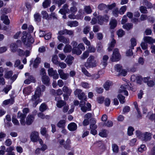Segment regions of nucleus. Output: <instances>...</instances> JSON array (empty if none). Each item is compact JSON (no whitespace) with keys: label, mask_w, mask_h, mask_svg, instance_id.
<instances>
[{"label":"nucleus","mask_w":155,"mask_h":155,"mask_svg":"<svg viewBox=\"0 0 155 155\" xmlns=\"http://www.w3.org/2000/svg\"><path fill=\"white\" fill-rule=\"evenodd\" d=\"M55 72H57L56 70H54L52 68H50L48 70V73L49 75L50 76H52L55 73Z\"/></svg>","instance_id":"de8ad7c7"},{"label":"nucleus","mask_w":155,"mask_h":155,"mask_svg":"<svg viewBox=\"0 0 155 155\" xmlns=\"http://www.w3.org/2000/svg\"><path fill=\"white\" fill-rule=\"evenodd\" d=\"M51 1L50 0H45L42 3V6L45 8H47L49 6L51 3Z\"/></svg>","instance_id":"473e14b6"},{"label":"nucleus","mask_w":155,"mask_h":155,"mask_svg":"<svg viewBox=\"0 0 155 155\" xmlns=\"http://www.w3.org/2000/svg\"><path fill=\"white\" fill-rule=\"evenodd\" d=\"M117 98L121 104H123L125 103V97L121 94H119L117 96Z\"/></svg>","instance_id":"f704fd0d"},{"label":"nucleus","mask_w":155,"mask_h":155,"mask_svg":"<svg viewBox=\"0 0 155 155\" xmlns=\"http://www.w3.org/2000/svg\"><path fill=\"white\" fill-rule=\"evenodd\" d=\"M81 86L82 87L85 88H89V84L87 82H83L81 84Z\"/></svg>","instance_id":"4d7b16f0"},{"label":"nucleus","mask_w":155,"mask_h":155,"mask_svg":"<svg viewBox=\"0 0 155 155\" xmlns=\"http://www.w3.org/2000/svg\"><path fill=\"white\" fill-rule=\"evenodd\" d=\"M17 117L18 118L20 119V121L21 124L22 125H25L26 124L25 118L26 117V115L18 112V113Z\"/></svg>","instance_id":"6e6552de"},{"label":"nucleus","mask_w":155,"mask_h":155,"mask_svg":"<svg viewBox=\"0 0 155 155\" xmlns=\"http://www.w3.org/2000/svg\"><path fill=\"white\" fill-rule=\"evenodd\" d=\"M111 82L107 81L104 84L103 86L104 89L107 91L109 90L110 87L111 85Z\"/></svg>","instance_id":"bb28decb"},{"label":"nucleus","mask_w":155,"mask_h":155,"mask_svg":"<svg viewBox=\"0 0 155 155\" xmlns=\"http://www.w3.org/2000/svg\"><path fill=\"white\" fill-rule=\"evenodd\" d=\"M113 125V123L111 121H108L107 123H105L103 124V126H106L108 127H112Z\"/></svg>","instance_id":"338daca9"},{"label":"nucleus","mask_w":155,"mask_h":155,"mask_svg":"<svg viewBox=\"0 0 155 155\" xmlns=\"http://www.w3.org/2000/svg\"><path fill=\"white\" fill-rule=\"evenodd\" d=\"M107 5L103 3L99 4L98 6V9L100 10H105L106 13L108 12V10H107Z\"/></svg>","instance_id":"412c9836"},{"label":"nucleus","mask_w":155,"mask_h":155,"mask_svg":"<svg viewBox=\"0 0 155 155\" xmlns=\"http://www.w3.org/2000/svg\"><path fill=\"white\" fill-rule=\"evenodd\" d=\"M84 10L85 12L87 14L91 13L92 11V9L89 6H85L84 8Z\"/></svg>","instance_id":"8fccbe9b"},{"label":"nucleus","mask_w":155,"mask_h":155,"mask_svg":"<svg viewBox=\"0 0 155 155\" xmlns=\"http://www.w3.org/2000/svg\"><path fill=\"white\" fill-rule=\"evenodd\" d=\"M99 135L102 137H106L107 136V131L105 130H103L99 133Z\"/></svg>","instance_id":"a18cd8bd"},{"label":"nucleus","mask_w":155,"mask_h":155,"mask_svg":"<svg viewBox=\"0 0 155 155\" xmlns=\"http://www.w3.org/2000/svg\"><path fill=\"white\" fill-rule=\"evenodd\" d=\"M1 19L3 21L4 23L6 25H8L10 21L8 19V16L7 15H3L1 17Z\"/></svg>","instance_id":"4be33fe9"},{"label":"nucleus","mask_w":155,"mask_h":155,"mask_svg":"<svg viewBox=\"0 0 155 155\" xmlns=\"http://www.w3.org/2000/svg\"><path fill=\"white\" fill-rule=\"evenodd\" d=\"M110 28L113 29L117 25V21L115 19H112L110 20Z\"/></svg>","instance_id":"c756f323"},{"label":"nucleus","mask_w":155,"mask_h":155,"mask_svg":"<svg viewBox=\"0 0 155 155\" xmlns=\"http://www.w3.org/2000/svg\"><path fill=\"white\" fill-rule=\"evenodd\" d=\"M72 53L74 54L79 55L81 53L82 51L80 49L77 47L76 48H73L72 49Z\"/></svg>","instance_id":"393cba45"},{"label":"nucleus","mask_w":155,"mask_h":155,"mask_svg":"<svg viewBox=\"0 0 155 155\" xmlns=\"http://www.w3.org/2000/svg\"><path fill=\"white\" fill-rule=\"evenodd\" d=\"M115 44V40L112 38L110 43L109 44V47L108 48V50L109 51H111L112 50Z\"/></svg>","instance_id":"f3484780"},{"label":"nucleus","mask_w":155,"mask_h":155,"mask_svg":"<svg viewBox=\"0 0 155 155\" xmlns=\"http://www.w3.org/2000/svg\"><path fill=\"white\" fill-rule=\"evenodd\" d=\"M30 137L32 141L37 142L39 138L38 133L36 131L32 132L31 133Z\"/></svg>","instance_id":"9d476101"},{"label":"nucleus","mask_w":155,"mask_h":155,"mask_svg":"<svg viewBox=\"0 0 155 155\" xmlns=\"http://www.w3.org/2000/svg\"><path fill=\"white\" fill-rule=\"evenodd\" d=\"M151 138V134L150 133L146 132L142 134L140 139L143 141H147L149 140Z\"/></svg>","instance_id":"1a4fd4ad"},{"label":"nucleus","mask_w":155,"mask_h":155,"mask_svg":"<svg viewBox=\"0 0 155 155\" xmlns=\"http://www.w3.org/2000/svg\"><path fill=\"white\" fill-rule=\"evenodd\" d=\"M38 116L40 117L42 119H44L45 118H48L49 117V116L48 115L45 116V115L42 113H39L38 114Z\"/></svg>","instance_id":"13d9d810"},{"label":"nucleus","mask_w":155,"mask_h":155,"mask_svg":"<svg viewBox=\"0 0 155 155\" xmlns=\"http://www.w3.org/2000/svg\"><path fill=\"white\" fill-rule=\"evenodd\" d=\"M71 143V141L69 139H67L64 145V147L67 149H69L71 147L70 145Z\"/></svg>","instance_id":"4c0bfd02"},{"label":"nucleus","mask_w":155,"mask_h":155,"mask_svg":"<svg viewBox=\"0 0 155 155\" xmlns=\"http://www.w3.org/2000/svg\"><path fill=\"white\" fill-rule=\"evenodd\" d=\"M62 91L66 93L67 94L69 95H70L72 92V90L66 86H64L63 87Z\"/></svg>","instance_id":"c85d7f7f"},{"label":"nucleus","mask_w":155,"mask_h":155,"mask_svg":"<svg viewBox=\"0 0 155 155\" xmlns=\"http://www.w3.org/2000/svg\"><path fill=\"white\" fill-rule=\"evenodd\" d=\"M97 23L100 25H102L104 22L103 21V18L101 15H99L97 17Z\"/></svg>","instance_id":"c03bdc74"},{"label":"nucleus","mask_w":155,"mask_h":155,"mask_svg":"<svg viewBox=\"0 0 155 155\" xmlns=\"http://www.w3.org/2000/svg\"><path fill=\"white\" fill-rule=\"evenodd\" d=\"M93 121L92 123H91L90 125V128L91 129H96L97 128V126L95 124L96 123V121L94 118L91 119Z\"/></svg>","instance_id":"72a5a7b5"},{"label":"nucleus","mask_w":155,"mask_h":155,"mask_svg":"<svg viewBox=\"0 0 155 155\" xmlns=\"http://www.w3.org/2000/svg\"><path fill=\"white\" fill-rule=\"evenodd\" d=\"M12 88V86L11 85H7L3 89V91H4L6 94H7L8 91Z\"/></svg>","instance_id":"680f3d73"},{"label":"nucleus","mask_w":155,"mask_h":155,"mask_svg":"<svg viewBox=\"0 0 155 155\" xmlns=\"http://www.w3.org/2000/svg\"><path fill=\"white\" fill-rule=\"evenodd\" d=\"M71 49L72 47L71 45H66L64 49V51L65 53H68L71 52Z\"/></svg>","instance_id":"58836bf2"},{"label":"nucleus","mask_w":155,"mask_h":155,"mask_svg":"<svg viewBox=\"0 0 155 155\" xmlns=\"http://www.w3.org/2000/svg\"><path fill=\"white\" fill-rule=\"evenodd\" d=\"M23 33L24 36L22 37V41L25 45L28 47L30 46L34 42L33 38L26 31H24Z\"/></svg>","instance_id":"7ed1b4c3"},{"label":"nucleus","mask_w":155,"mask_h":155,"mask_svg":"<svg viewBox=\"0 0 155 155\" xmlns=\"http://www.w3.org/2000/svg\"><path fill=\"white\" fill-rule=\"evenodd\" d=\"M74 94L75 95H77L78 98L81 100L84 99V101H86V97L84 93L82 91V90L80 89H77L74 91Z\"/></svg>","instance_id":"39448f33"},{"label":"nucleus","mask_w":155,"mask_h":155,"mask_svg":"<svg viewBox=\"0 0 155 155\" xmlns=\"http://www.w3.org/2000/svg\"><path fill=\"white\" fill-rule=\"evenodd\" d=\"M40 94L38 91H35V94L32 96L29 102L33 107H35L39 103L42 101V100L40 98Z\"/></svg>","instance_id":"f03ea898"},{"label":"nucleus","mask_w":155,"mask_h":155,"mask_svg":"<svg viewBox=\"0 0 155 155\" xmlns=\"http://www.w3.org/2000/svg\"><path fill=\"white\" fill-rule=\"evenodd\" d=\"M84 65L87 69L96 67L97 65V62L95 59V57L92 55H90L87 59L86 61L84 63Z\"/></svg>","instance_id":"f257e3e1"},{"label":"nucleus","mask_w":155,"mask_h":155,"mask_svg":"<svg viewBox=\"0 0 155 155\" xmlns=\"http://www.w3.org/2000/svg\"><path fill=\"white\" fill-rule=\"evenodd\" d=\"M34 119L33 115H28L26 119V124L28 125L31 124L33 122Z\"/></svg>","instance_id":"ddd939ff"},{"label":"nucleus","mask_w":155,"mask_h":155,"mask_svg":"<svg viewBox=\"0 0 155 155\" xmlns=\"http://www.w3.org/2000/svg\"><path fill=\"white\" fill-rule=\"evenodd\" d=\"M58 39L61 42L64 44H68L69 43V39L66 38L62 36H58Z\"/></svg>","instance_id":"dca6fc26"},{"label":"nucleus","mask_w":155,"mask_h":155,"mask_svg":"<svg viewBox=\"0 0 155 155\" xmlns=\"http://www.w3.org/2000/svg\"><path fill=\"white\" fill-rule=\"evenodd\" d=\"M89 55V53L87 51H84L81 57V59L84 60L87 58Z\"/></svg>","instance_id":"ea45409f"},{"label":"nucleus","mask_w":155,"mask_h":155,"mask_svg":"<svg viewBox=\"0 0 155 155\" xmlns=\"http://www.w3.org/2000/svg\"><path fill=\"white\" fill-rule=\"evenodd\" d=\"M65 121L64 120H61L57 124V126L59 127L64 128L65 127Z\"/></svg>","instance_id":"cd10ccee"},{"label":"nucleus","mask_w":155,"mask_h":155,"mask_svg":"<svg viewBox=\"0 0 155 155\" xmlns=\"http://www.w3.org/2000/svg\"><path fill=\"white\" fill-rule=\"evenodd\" d=\"M90 30V26H87L84 28L83 30V32L84 34H87Z\"/></svg>","instance_id":"774afa93"},{"label":"nucleus","mask_w":155,"mask_h":155,"mask_svg":"<svg viewBox=\"0 0 155 155\" xmlns=\"http://www.w3.org/2000/svg\"><path fill=\"white\" fill-rule=\"evenodd\" d=\"M69 130L71 131L75 130L77 128V124L74 123H71L69 124L68 126Z\"/></svg>","instance_id":"2eb2a0df"},{"label":"nucleus","mask_w":155,"mask_h":155,"mask_svg":"<svg viewBox=\"0 0 155 155\" xmlns=\"http://www.w3.org/2000/svg\"><path fill=\"white\" fill-rule=\"evenodd\" d=\"M134 104L138 114L137 117L138 118H141V112L138 108V105L137 102L135 101L134 103Z\"/></svg>","instance_id":"2f4dec72"},{"label":"nucleus","mask_w":155,"mask_h":155,"mask_svg":"<svg viewBox=\"0 0 155 155\" xmlns=\"http://www.w3.org/2000/svg\"><path fill=\"white\" fill-rule=\"evenodd\" d=\"M74 59V58L71 55L68 56L65 60V62L69 65H71L72 63V61Z\"/></svg>","instance_id":"a211bd4d"},{"label":"nucleus","mask_w":155,"mask_h":155,"mask_svg":"<svg viewBox=\"0 0 155 155\" xmlns=\"http://www.w3.org/2000/svg\"><path fill=\"white\" fill-rule=\"evenodd\" d=\"M112 147L113 152L115 153H117L118 151V146L115 144H113L112 146Z\"/></svg>","instance_id":"79ce46f5"},{"label":"nucleus","mask_w":155,"mask_h":155,"mask_svg":"<svg viewBox=\"0 0 155 155\" xmlns=\"http://www.w3.org/2000/svg\"><path fill=\"white\" fill-rule=\"evenodd\" d=\"M47 107V106L45 104L42 103L39 107V110L43 112L46 110Z\"/></svg>","instance_id":"09e8293b"},{"label":"nucleus","mask_w":155,"mask_h":155,"mask_svg":"<svg viewBox=\"0 0 155 155\" xmlns=\"http://www.w3.org/2000/svg\"><path fill=\"white\" fill-rule=\"evenodd\" d=\"M88 47L87 48V51L90 53H94L96 51V49L93 46L91 45L88 46Z\"/></svg>","instance_id":"37998d69"},{"label":"nucleus","mask_w":155,"mask_h":155,"mask_svg":"<svg viewBox=\"0 0 155 155\" xmlns=\"http://www.w3.org/2000/svg\"><path fill=\"white\" fill-rule=\"evenodd\" d=\"M31 92V87H28L25 88L23 90L24 94L29 95Z\"/></svg>","instance_id":"a19ab883"},{"label":"nucleus","mask_w":155,"mask_h":155,"mask_svg":"<svg viewBox=\"0 0 155 155\" xmlns=\"http://www.w3.org/2000/svg\"><path fill=\"white\" fill-rule=\"evenodd\" d=\"M140 11L141 12L143 13H147V10L146 7L143 6H141L140 8Z\"/></svg>","instance_id":"69168bd1"},{"label":"nucleus","mask_w":155,"mask_h":155,"mask_svg":"<svg viewBox=\"0 0 155 155\" xmlns=\"http://www.w3.org/2000/svg\"><path fill=\"white\" fill-rule=\"evenodd\" d=\"M14 102V99L13 98L5 100L3 102V104L6 105L9 104H12Z\"/></svg>","instance_id":"c9c22d12"},{"label":"nucleus","mask_w":155,"mask_h":155,"mask_svg":"<svg viewBox=\"0 0 155 155\" xmlns=\"http://www.w3.org/2000/svg\"><path fill=\"white\" fill-rule=\"evenodd\" d=\"M82 40L83 42L87 45L88 46L91 45L90 42L87 39L86 37H84L83 38Z\"/></svg>","instance_id":"052dcab7"},{"label":"nucleus","mask_w":155,"mask_h":155,"mask_svg":"<svg viewBox=\"0 0 155 155\" xmlns=\"http://www.w3.org/2000/svg\"><path fill=\"white\" fill-rule=\"evenodd\" d=\"M133 27V25L131 23H128L123 25V27L127 30H129L130 29L132 28Z\"/></svg>","instance_id":"49530a36"},{"label":"nucleus","mask_w":155,"mask_h":155,"mask_svg":"<svg viewBox=\"0 0 155 155\" xmlns=\"http://www.w3.org/2000/svg\"><path fill=\"white\" fill-rule=\"evenodd\" d=\"M13 74V72L12 71H9L6 72L5 74V77L6 78H10L11 80L13 81H15L17 77V75L15 74L13 76L12 75Z\"/></svg>","instance_id":"423d86ee"},{"label":"nucleus","mask_w":155,"mask_h":155,"mask_svg":"<svg viewBox=\"0 0 155 155\" xmlns=\"http://www.w3.org/2000/svg\"><path fill=\"white\" fill-rule=\"evenodd\" d=\"M120 56L119 53L118 49L115 48L114 49L112 55L110 58L112 61H117L120 59Z\"/></svg>","instance_id":"20e7f679"},{"label":"nucleus","mask_w":155,"mask_h":155,"mask_svg":"<svg viewBox=\"0 0 155 155\" xmlns=\"http://www.w3.org/2000/svg\"><path fill=\"white\" fill-rule=\"evenodd\" d=\"M34 17L36 21H41V17L38 13H35L34 15Z\"/></svg>","instance_id":"603ef678"},{"label":"nucleus","mask_w":155,"mask_h":155,"mask_svg":"<svg viewBox=\"0 0 155 155\" xmlns=\"http://www.w3.org/2000/svg\"><path fill=\"white\" fill-rule=\"evenodd\" d=\"M112 13L115 17H117L118 14L119 13L118 9L117 8L114 9L112 11Z\"/></svg>","instance_id":"e2e57ef3"},{"label":"nucleus","mask_w":155,"mask_h":155,"mask_svg":"<svg viewBox=\"0 0 155 155\" xmlns=\"http://www.w3.org/2000/svg\"><path fill=\"white\" fill-rule=\"evenodd\" d=\"M125 32L122 29H119L117 32V34L119 37H122L124 35Z\"/></svg>","instance_id":"0e129e2a"},{"label":"nucleus","mask_w":155,"mask_h":155,"mask_svg":"<svg viewBox=\"0 0 155 155\" xmlns=\"http://www.w3.org/2000/svg\"><path fill=\"white\" fill-rule=\"evenodd\" d=\"M41 81L43 83L46 85H48L50 84V79L48 76L41 77Z\"/></svg>","instance_id":"4468645a"},{"label":"nucleus","mask_w":155,"mask_h":155,"mask_svg":"<svg viewBox=\"0 0 155 155\" xmlns=\"http://www.w3.org/2000/svg\"><path fill=\"white\" fill-rule=\"evenodd\" d=\"M58 56L57 55H54L52 58V61L55 64L57 65L59 63V61H58Z\"/></svg>","instance_id":"6e6d98bb"},{"label":"nucleus","mask_w":155,"mask_h":155,"mask_svg":"<svg viewBox=\"0 0 155 155\" xmlns=\"http://www.w3.org/2000/svg\"><path fill=\"white\" fill-rule=\"evenodd\" d=\"M109 59V57L107 55H104L103 56L101 64L104 67H105L107 65V61Z\"/></svg>","instance_id":"6ab92c4d"},{"label":"nucleus","mask_w":155,"mask_h":155,"mask_svg":"<svg viewBox=\"0 0 155 155\" xmlns=\"http://www.w3.org/2000/svg\"><path fill=\"white\" fill-rule=\"evenodd\" d=\"M59 74L61 78L64 80H67L69 77V74L68 73H65L63 70L59 69L58 71Z\"/></svg>","instance_id":"f8f14e48"},{"label":"nucleus","mask_w":155,"mask_h":155,"mask_svg":"<svg viewBox=\"0 0 155 155\" xmlns=\"http://www.w3.org/2000/svg\"><path fill=\"white\" fill-rule=\"evenodd\" d=\"M41 58L39 57H37L34 61L32 60L30 61V66H31L33 63V67L35 68H37L38 67L39 64L41 62Z\"/></svg>","instance_id":"9b49d317"},{"label":"nucleus","mask_w":155,"mask_h":155,"mask_svg":"<svg viewBox=\"0 0 155 155\" xmlns=\"http://www.w3.org/2000/svg\"><path fill=\"white\" fill-rule=\"evenodd\" d=\"M45 86L44 85H42L39 87H37L35 91H38L40 94V96H41V92H44L45 91Z\"/></svg>","instance_id":"5701e85b"},{"label":"nucleus","mask_w":155,"mask_h":155,"mask_svg":"<svg viewBox=\"0 0 155 155\" xmlns=\"http://www.w3.org/2000/svg\"><path fill=\"white\" fill-rule=\"evenodd\" d=\"M143 40L144 41L149 44H152L153 43V39L150 37L145 36L143 38Z\"/></svg>","instance_id":"b1692460"},{"label":"nucleus","mask_w":155,"mask_h":155,"mask_svg":"<svg viewBox=\"0 0 155 155\" xmlns=\"http://www.w3.org/2000/svg\"><path fill=\"white\" fill-rule=\"evenodd\" d=\"M127 9V6L125 5L122 6L119 11V13L121 15L123 14Z\"/></svg>","instance_id":"864d4df0"},{"label":"nucleus","mask_w":155,"mask_h":155,"mask_svg":"<svg viewBox=\"0 0 155 155\" xmlns=\"http://www.w3.org/2000/svg\"><path fill=\"white\" fill-rule=\"evenodd\" d=\"M115 68L116 71L119 72H120L122 69V66L119 64L116 65Z\"/></svg>","instance_id":"bf43d9fd"},{"label":"nucleus","mask_w":155,"mask_h":155,"mask_svg":"<svg viewBox=\"0 0 155 155\" xmlns=\"http://www.w3.org/2000/svg\"><path fill=\"white\" fill-rule=\"evenodd\" d=\"M130 41L131 45V49H133L134 47L136 45V39L134 38H133L131 39Z\"/></svg>","instance_id":"5fc2aeb1"},{"label":"nucleus","mask_w":155,"mask_h":155,"mask_svg":"<svg viewBox=\"0 0 155 155\" xmlns=\"http://www.w3.org/2000/svg\"><path fill=\"white\" fill-rule=\"evenodd\" d=\"M81 71L84 74L87 76L88 77H90V76H91V74L88 72V71L85 68H82Z\"/></svg>","instance_id":"3c124183"},{"label":"nucleus","mask_w":155,"mask_h":155,"mask_svg":"<svg viewBox=\"0 0 155 155\" xmlns=\"http://www.w3.org/2000/svg\"><path fill=\"white\" fill-rule=\"evenodd\" d=\"M66 104V103L64 101L60 100L58 101L56 104L58 108H61L63 107Z\"/></svg>","instance_id":"a878e982"},{"label":"nucleus","mask_w":155,"mask_h":155,"mask_svg":"<svg viewBox=\"0 0 155 155\" xmlns=\"http://www.w3.org/2000/svg\"><path fill=\"white\" fill-rule=\"evenodd\" d=\"M10 49L12 51L15 52L17 49V46L15 43H12L10 45Z\"/></svg>","instance_id":"e433bc0d"},{"label":"nucleus","mask_w":155,"mask_h":155,"mask_svg":"<svg viewBox=\"0 0 155 155\" xmlns=\"http://www.w3.org/2000/svg\"><path fill=\"white\" fill-rule=\"evenodd\" d=\"M68 25L71 27H76L78 25V22L76 21H68L67 23Z\"/></svg>","instance_id":"7c9ffc66"},{"label":"nucleus","mask_w":155,"mask_h":155,"mask_svg":"<svg viewBox=\"0 0 155 155\" xmlns=\"http://www.w3.org/2000/svg\"><path fill=\"white\" fill-rule=\"evenodd\" d=\"M129 87V85L128 84L122 85L119 90V93H124L125 95L127 96H128V93L126 90L128 89Z\"/></svg>","instance_id":"0eeeda50"},{"label":"nucleus","mask_w":155,"mask_h":155,"mask_svg":"<svg viewBox=\"0 0 155 155\" xmlns=\"http://www.w3.org/2000/svg\"><path fill=\"white\" fill-rule=\"evenodd\" d=\"M25 75L28 78L31 82L35 83V78L33 76L30 75V74L28 73H26L25 74Z\"/></svg>","instance_id":"aec40b11"}]
</instances>
